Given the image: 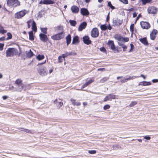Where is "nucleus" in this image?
Returning <instances> with one entry per match:
<instances>
[{"label": "nucleus", "instance_id": "nucleus-49", "mask_svg": "<svg viewBox=\"0 0 158 158\" xmlns=\"http://www.w3.org/2000/svg\"><path fill=\"white\" fill-rule=\"evenodd\" d=\"M94 80L90 79L86 83L89 85V84H90L91 83H92L94 82Z\"/></svg>", "mask_w": 158, "mask_h": 158}, {"label": "nucleus", "instance_id": "nucleus-3", "mask_svg": "<svg viewBox=\"0 0 158 158\" xmlns=\"http://www.w3.org/2000/svg\"><path fill=\"white\" fill-rule=\"evenodd\" d=\"M114 38L119 42L122 41L123 42H128L129 39L128 37H124L119 34H115L114 36Z\"/></svg>", "mask_w": 158, "mask_h": 158}, {"label": "nucleus", "instance_id": "nucleus-20", "mask_svg": "<svg viewBox=\"0 0 158 158\" xmlns=\"http://www.w3.org/2000/svg\"><path fill=\"white\" fill-rule=\"evenodd\" d=\"M113 22L115 25L118 26L122 24L123 21L122 20H120L119 19H117L113 20Z\"/></svg>", "mask_w": 158, "mask_h": 158}, {"label": "nucleus", "instance_id": "nucleus-54", "mask_svg": "<svg viewBox=\"0 0 158 158\" xmlns=\"http://www.w3.org/2000/svg\"><path fill=\"white\" fill-rule=\"evenodd\" d=\"M121 2L123 3L127 4L128 3V1L127 0H119Z\"/></svg>", "mask_w": 158, "mask_h": 158}, {"label": "nucleus", "instance_id": "nucleus-51", "mask_svg": "<svg viewBox=\"0 0 158 158\" xmlns=\"http://www.w3.org/2000/svg\"><path fill=\"white\" fill-rule=\"evenodd\" d=\"M130 46H131V49H130V51H129V52H132L134 48V46L133 44H131Z\"/></svg>", "mask_w": 158, "mask_h": 158}, {"label": "nucleus", "instance_id": "nucleus-22", "mask_svg": "<svg viewBox=\"0 0 158 158\" xmlns=\"http://www.w3.org/2000/svg\"><path fill=\"white\" fill-rule=\"evenodd\" d=\"M26 54L28 58H31L34 55L33 52L31 49H30L28 51H26Z\"/></svg>", "mask_w": 158, "mask_h": 158}, {"label": "nucleus", "instance_id": "nucleus-40", "mask_svg": "<svg viewBox=\"0 0 158 158\" xmlns=\"http://www.w3.org/2000/svg\"><path fill=\"white\" fill-rule=\"evenodd\" d=\"M100 28L102 30H105L107 29V27L105 25H101Z\"/></svg>", "mask_w": 158, "mask_h": 158}, {"label": "nucleus", "instance_id": "nucleus-43", "mask_svg": "<svg viewBox=\"0 0 158 158\" xmlns=\"http://www.w3.org/2000/svg\"><path fill=\"white\" fill-rule=\"evenodd\" d=\"M108 6L111 8L112 9H114V6L112 4H111L110 2H108Z\"/></svg>", "mask_w": 158, "mask_h": 158}, {"label": "nucleus", "instance_id": "nucleus-53", "mask_svg": "<svg viewBox=\"0 0 158 158\" xmlns=\"http://www.w3.org/2000/svg\"><path fill=\"white\" fill-rule=\"evenodd\" d=\"M143 138L146 139L150 140L151 139V137L149 136L146 135L143 137Z\"/></svg>", "mask_w": 158, "mask_h": 158}, {"label": "nucleus", "instance_id": "nucleus-9", "mask_svg": "<svg viewBox=\"0 0 158 158\" xmlns=\"http://www.w3.org/2000/svg\"><path fill=\"white\" fill-rule=\"evenodd\" d=\"M91 34L93 37H97L99 35V32L98 29L96 28H94L91 31Z\"/></svg>", "mask_w": 158, "mask_h": 158}, {"label": "nucleus", "instance_id": "nucleus-50", "mask_svg": "<svg viewBox=\"0 0 158 158\" xmlns=\"http://www.w3.org/2000/svg\"><path fill=\"white\" fill-rule=\"evenodd\" d=\"M7 35L8 36V37L7 38V39H11L12 37V35L10 33H7Z\"/></svg>", "mask_w": 158, "mask_h": 158}, {"label": "nucleus", "instance_id": "nucleus-25", "mask_svg": "<svg viewBox=\"0 0 158 158\" xmlns=\"http://www.w3.org/2000/svg\"><path fill=\"white\" fill-rule=\"evenodd\" d=\"M56 30L59 32V33H61L64 34L63 33L64 29L63 27L61 26H59L56 27Z\"/></svg>", "mask_w": 158, "mask_h": 158}, {"label": "nucleus", "instance_id": "nucleus-32", "mask_svg": "<svg viewBox=\"0 0 158 158\" xmlns=\"http://www.w3.org/2000/svg\"><path fill=\"white\" fill-rule=\"evenodd\" d=\"M44 58V56L43 55H38L36 56V59L39 60H41Z\"/></svg>", "mask_w": 158, "mask_h": 158}, {"label": "nucleus", "instance_id": "nucleus-58", "mask_svg": "<svg viewBox=\"0 0 158 158\" xmlns=\"http://www.w3.org/2000/svg\"><path fill=\"white\" fill-rule=\"evenodd\" d=\"M113 149H116L117 148H119V147L118 145H114L113 146Z\"/></svg>", "mask_w": 158, "mask_h": 158}, {"label": "nucleus", "instance_id": "nucleus-14", "mask_svg": "<svg viewBox=\"0 0 158 158\" xmlns=\"http://www.w3.org/2000/svg\"><path fill=\"white\" fill-rule=\"evenodd\" d=\"M84 43L86 44L89 45L91 44V41L89 40V37L88 36H85L83 38Z\"/></svg>", "mask_w": 158, "mask_h": 158}, {"label": "nucleus", "instance_id": "nucleus-39", "mask_svg": "<svg viewBox=\"0 0 158 158\" xmlns=\"http://www.w3.org/2000/svg\"><path fill=\"white\" fill-rule=\"evenodd\" d=\"M32 20L31 19H30L29 20H28L27 22V26L28 28H30L31 27L30 24L31 23V22H32Z\"/></svg>", "mask_w": 158, "mask_h": 158}, {"label": "nucleus", "instance_id": "nucleus-23", "mask_svg": "<svg viewBox=\"0 0 158 158\" xmlns=\"http://www.w3.org/2000/svg\"><path fill=\"white\" fill-rule=\"evenodd\" d=\"M70 101L72 104L74 106H79L81 105V102H76V100L73 98H71Z\"/></svg>", "mask_w": 158, "mask_h": 158}, {"label": "nucleus", "instance_id": "nucleus-31", "mask_svg": "<svg viewBox=\"0 0 158 158\" xmlns=\"http://www.w3.org/2000/svg\"><path fill=\"white\" fill-rule=\"evenodd\" d=\"M118 44L120 46H121L122 47V48H123V51L124 52L126 50L127 48V46H126L124 45V44L120 43L119 42H118Z\"/></svg>", "mask_w": 158, "mask_h": 158}, {"label": "nucleus", "instance_id": "nucleus-61", "mask_svg": "<svg viewBox=\"0 0 158 158\" xmlns=\"http://www.w3.org/2000/svg\"><path fill=\"white\" fill-rule=\"evenodd\" d=\"M5 40V37H3L0 38V41H3Z\"/></svg>", "mask_w": 158, "mask_h": 158}, {"label": "nucleus", "instance_id": "nucleus-62", "mask_svg": "<svg viewBox=\"0 0 158 158\" xmlns=\"http://www.w3.org/2000/svg\"><path fill=\"white\" fill-rule=\"evenodd\" d=\"M133 17L134 18H135L137 16V14L135 12H134L133 13Z\"/></svg>", "mask_w": 158, "mask_h": 158}, {"label": "nucleus", "instance_id": "nucleus-56", "mask_svg": "<svg viewBox=\"0 0 158 158\" xmlns=\"http://www.w3.org/2000/svg\"><path fill=\"white\" fill-rule=\"evenodd\" d=\"M88 84L86 82L85 84H84L81 87L82 89L86 87L88 85Z\"/></svg>", "mask_w": 158, "mask_h": 158}, {"label": "nucleus", "instance_id": "nucleus-26", "mask_svg": "<svg viewBox=\"0 0 158 158\" xmlns=\"http://www.w3.org/2000/svg\"><path fill=\"white\" fill-rule=\"evenodd\" d=\"M32 30L36 32L37 31V28L36 25V23L34 21H32Z\"/></svg>", "mask_w": 158, "mask_h": 158}, {"label": "nucleus", "instance_id": "nucleus-13", "mask_svg": "<svg viewBox=\"0 0 158 158\" xmlns=\"http://www.w3.org/2000/svg\"><path fill=\"white\" fill-rule=\"evenodd\" d=\"M157 31L153 29L150 34V38L151 40H154L156 38V35L157 33Z\"/></svg>", "mask_w": 158, "mask_h": 158}, {"label": "nucleus", "instance_id": "nucleus-30", "mask_svg": "<svg viewBox=\"0 0 158 158\" xmlns=\"http://www.w3.org/2000/svg\"><path fill=\"white\" fill-rule=\"evenodd\" d=\"M79 37L77 36H75L73 38V40L72 43L73 44H74L76 43H78L79 42L78 41Z\"/></svg>", "mask_w": 158, "mask_h": 158}, {"label": "nucleus", "instance_id": "nucleus-42", "mask_svg": "<svg viewBox=\"0 0 158 158\" xmlns=\"http://www.w3.org/2000/svg\"><path fill=\"white\" fill-rule=\"evenodd\" d=\"M40 29L41 31L44 34H47V28H42L41 27Z\"/></svg>", "mask_w": 158, "mask_h": 158}, {"label": "nucleus", "instance_id": "nucleus-11", "mask_svg": "<svg viewBox=\"0 0 158 158\" xmlns=\"http://www.w3.org/2000/svg\"><path fill=\"white\" fill-rule=\"evenodd\" d=\"M140 25L142 27L143 29H148L150 27V24L147 22H141Z\"/></svg>", "mask_w": 158, "mask_h": 158}, {"label": "nucleus", "instance_id": "nucleus-4", "mask_svg": "<svg viewBox=\"0 0 158 158\" xmlns=\"http://www.w3.org/2000/svg\"><path fill=\"white\" fill-rule=\"evenodd\" d=\"M27 13V11L26 10H22L15 14V17L18 19H20L23 17Z\"/></svg>", "mask_w": 158, "mask_h": 158}, {"label": "nucleus", "instance_id": "nucleus-46", "mask_svg": "<svg viewBox=\"0 0 158 158\" xmlns=\"http://www.w3.org/2000/svg\"><path fill=\"white\" fill-rule=\"evenodd\" d=\"M134 30V24H131L130 27V31L132 33L133 32V31Z\"/></svg>", "mask_w": 158, "mask_h": 158}, {"label": "nucleus", "instance_id": "nucleus-60", "mask_svg": "<svg viewBox=\"0 0 158 158\" xmlns=\"http://www.w3.org/2000/svg\"><path fill=\"white\" fill-rule=\"evenodd\" d=\"M105 69L104 68H99L98 69V71L105 70Z\"/></svg>", "mask_w": 158, "mask_h": 158}, {"label": "nucleus", "instance_id": "nucleus-12", "mask_svg": "<svg viewBox=\"0 0 158 158\" xmlns=\"http://www.w3.org/2000/svg\"><path fill=\"white\" fill-rule=\"evenodd\" d=\"M54 3V2L51 0H41L40 2V4H44L46 5L53 4Z\"/></svg>", "mask_w": 158, "mask_h": 158}, {"label": "nucleus", "instance_id": "nucleus-1", "mask_svg": "<svg viewBox=\"0 0 158 158\" xmlns=\"http://www.w3.org/2000/svg\"><path fill=\"white\" fill-rule=\"evenodd\" d=\"M15 87L12 86L11 88L12 89L10 88V89H12L13 91L21 92L23 90H25L26 89L25 85L23 83L22 81L20 79L16 80L15 83Z\"/></svg>", "mask_w": 158, "mask_h": 158}, {"label": "nucleus", "instance_id": "nucleus-57", "mask_svg": "<svg viewBox=\"0 0 158 158\" xmlns=\"http://www.w3.org/2000/svg\"><path fill=\"white\" fill-rule=\"evenodd\" d=\"M63 105V102H60L59 103V105L58 106V107H59V108H60V107H61Z\"/></svg>", "mask_w": 158, "mask_h": 158}, {"label": "nucleus", "instance_id": "nucleus-21", "mask_svg": "<svg viewBox=\"0 0 158 158\" xmlns=\"http://www.w3.org/2000/svg\"><path fill=\"white\" fill-rule=\"evenodd\" d=\"M140 41L144 45L148 46V43L147 41L146 38H143L139 39Z\"/></svg>", "mask_w": 158, "mask_h": 158}, {"label": "nucleus", "instance_id": "nucleus-28", "mask_svg": "<svg viewBox=\"0 0 158 158\" xmlns=\"http://www.w3.org/2000/svg\"><path fill=\"white\" fill-rule=\"evenodd\" d=\"M72 52H67L64 54H62V56L63 58V59L64 60H65V57H67V56L71 55L72 54Z\"/></svg>", "mask_w": 158, "mask_h": 158}, {"label": "nucleus", "instance_id": "nucleus-63", "mask_svg": "<svg viewBox=\"0 0 158 158\" xmlns=\"http://www.w3.org/2000/svg\"><path fill=\"white\" fill-rule=\"evenodd\" d=\"M111 28H112L110 25H109V26L107 27V29L110 30L111 29Z\"/></svg>", "mask_w": 158, "mask_h": 158}, {"label": "nucleus", "instance_id": "nucleus-2", "mask_svg": "<svg viewBox=\"0 0 158 158\" xmlns=\"http://www.w3.org/2000/svg\"><path fill=\"white\" fill-rule=\"evenodd\" d=\"M18 52L17 49L14 48H9L6 51V57L13 56L17 55Z\"/></svg>", "mask_w": 158, "mask_h": 158}, {"label": "nucleus", "instance_id": "nucleus-35", "mask_svg": "<svg viewBox=\"0 0 158 158\" xmlns=\"http://www.w3.org/2000/svg\"><path fill=\"white\" fill-rule=\"evenodd\" d=\"M69 22L71 25L73 26H75L77 24V22L73 20H69Z\"/></svg>", "mask_w": 158, "mask_h": 158}, {"label": "nucleus", "instance_id": "nucleus-38", "mask_svg": "<svg viewBox=\"0 0 158 158\" xmlns=\"http://www.w3.org/2000/svg\"><path fill=\"white\" fill-rule=\"evenodd\" d=\"M109 79V77H105L102 78L100 80V82L103 83L105 81H107Z\"/></svg>", "mask_w": 158, "mask_h": 158}, {"label": "nucleus", "instance_id": "nucleus-6", "mask_svg": "<svg viewBox=\"0 0 158 158\" xmlns=\"http://www.w3.org/2000/svg\"><path fill=\"white\" fill-rule=\"evenodd\" d=\"M38 71L40 74L42 76L46 75L48 72L45 67L43 66L40 68Z\"/></svg>", "mask_w": 158, "mask_h": 158}, {"label": "nucleus", "instance_id": "nucleus-45", "mask_svg": "<svg viewBox=\"0 0 158 158\" xmlns=\"http://www.w3.org/2000/svg\"><path fill=\"white\" fill-rule=\"evenodd\" d=\"M110 106L109 105H105L103 107V109L105 110H106L110 108Z\"/></svg>", "mask_w": 158, "mask_h": 158}, {"label": "nucleus", "instance_id": "nucleus-44", "mask_svg": "<svg viewBox=\"0 0 158 158\" xmlns=\"http://www.w3.org/2000/svg\"><path fill=\"white\" fill-rule=\"evenodd\" d=\"M63 58L62 56H59L58 57V62L59 63H61L62 62L63 59H62Z\"/></svg>", "mask_w": 158, "mask_h": 158}, {"label": "nucleus", "instance_id": "nucleus-10", "mask_svg": "<svg viewBox=\"0 0 158 158\" xmlns=\"http://www.w3.org/2000/svg\"><path fill=\"white\" fill-rule=\"evenodd\" d=\"M115 95L114 94H108L106 96L104 99L103 101L106 102L109 100H111V99H115Z\"/></svg>", "mask_w": 158, "mask_h": 158}, {"label": "nucleus", "instance_id": "nucleus-29", "mask_svg": "<svg viewBox=\"0 0 158 158\" xmlns=\"http://www.w3.org/2000/svg\"><path fill=\"white\" fill-rule=\"evenodd\" d=\"M15 0H8L7 4L9 6L14 5Z\"/></svg>", "mask_w": 158, "mask_h": 158}, {"label": "nucleus", "instance_id": "nucleus-64", "mask_svg": "<svg viewBox=\"0 0 158 158\" xmlns=\"http://www.w3.org/2000/svg\"><path fill=\"white\" fill-rule=\"evenodd\" d=\"M3 99L5 100L7 98V97L6 96H4L2 97Z\"/></svg>", "mask_w": 158, "mask_h": 158}, {"label": "nucleus", "instance_id": "nucleus-33", "mask_svg": "<svg viewBox=\"0 0 158 158\" xmlns=\"http://www.w3.org/2000/svg\"><path fill=\"white\" fill-rule=\"evenodd\" d=\"M7 31L4 29L3 27L0 25V33L4 34L6 33Z\"/></svg>", "mask_w": 158, "mask_h": 158}, {"label": "nucleus", "instance_id": "nucleus-47", "mask_svg": "<svg viewBox=\"0 0 158 158\" xmlns=\"http://www.w3.org/2000/svg\"><path fill=\"white\" fill-rule=\"evenodd\" d=\"M21 129H23V130H21V131H25L27 133H31V131L28 129H23V128H21Z\"/></svg>", "mask_w": 158, "mask_h": 158}, {"label": "nucleus", "instance_id": "nucleus-37", "mask_svg": "<svg viewBox=\"0 0 158 158\" xmlns=\"http://www.w3.org/2000/svg\"><path fill=\"white\" fill-rule=\"evenodd\" d=\"M20 5V2L18 0H15L14 6H19Z\"/></svg>", "mask_w": 158, "mask_h": 158}, {"label": "nucleus", "instance_id": "nucleus-24", "mask_svg": "<svg viewBox=\"0 0 158 158\" xmlns=\"http://www.w3.org/2000/svg\"><path fill=\"white\" fill-rule=\"evenodd\" d=\"M139 85L143 86H147L151 85V83L149 81H142L139 82Z\"/></svg>", "mask_w": 158, "mask_h": 158}, {"label": "nucleus", "instance_id": "nucleus-18", "mask_svg": "<svg viewBox=\"0 0 158 158\" xmlns=\"http://www.w3.org/2000/svg\"><path fill=\"white\" fill-rule=\"evenodd\" d=\"M148 11L149 13L155 14L156 12V9L154 7H150L148 8Z\"/></svg>", "mask_w": 158, "mask_h": 158}, {"label": "nucleus", "instance_id": "nucleus-55", "mask_svg": "<svg viewBox=\"0 0 158 158\" xmlns=\"http://www.w3.org/2000/svg\"><path fill=\"white\" fill-rule=\"evenodd\" d=\"M4 44H0V51H2L3 49Z\"/></svg>", "mask_w": 158, "mask_h": 158}, {"label": "nucleus", "instance_id": "nucleus-16", "mask_svg": "<svg viewBox=\"0 0 158 158\" xmlns=\"http://www.w3.org/2000/svg\"><path fill=\"white\" fill-rule=\"evenodd\" d=\"M40 40L44 42H46L48 40L47 36L44 34H40Z\"/></svg>", "mask_w": 158, "mask_h": 158}, {"label": "nucleus", "instance_id": "nucleus-52", "mask_svg": "<svg viewBox=\"0 0 158 158\" xmlns=\"http://www.w3.org/2000/svg\"><path fill=\"white\" fill-rule=\"evenodd\" d=\"M88 152L90 154H94L96 153V151L95 150H90V151H89Z\"/></svg>", "mask_w": 158, "mask_h": 158}, {"label": "nucleus", "instance_id": "nucleus-7", "mask_svg": "<svg viewBox=\"0 0 158 158\" xmlns=\"http://www.w3.org/2000/svg\"><path fill=\"white\" fill-rule=\"evenodd\" d=\"M107 44L110 47V48L114 51V52H116V51L117 52H118V49H116L115 46L114 45V42L112 40H109L108 43Z\"/></svg>", "mask_w": 158, "mask_h": 158}, {"label": "nucleus", "instance_id": "nucleus-15", "mask_svg": "<svg viewBox=\"0 0 158 158\" xmlns=\"http://www.w3.org/2000/svg\"><path fill=\"white\" fill-rule=\"evenodd\" d=\"M87 26V23L85 22L82 23L79 26L78 30L79 31H81L83 29H85Z\"/></svg>", "mask_w": 158, "mask_h": 158}, {"label": "nucleus", "instance_id": "nucleus-41", "mask_svg": "<svg viewBox=\"0 0 158 158\" xmlns=\"http://www.w3.org/2000/svg\"><path fill=\"white\" fill-rule=\"evenodd\" d=\"M142 2V3L143 5H145L147 3H149L152 0H141Z\"/></svg>", "mask_w": 158, "mask_h": 158}, {"label": "nucleus", "instance_id": "nucleus-17", "mask_svg": "<svg viewBox=\"0 0 158 158\" xmlns=\"http://www.w3.org/2000/svg\"><path fill=\"white\" fill-rule=\"evenodd\" d=\"M71 10L73 13H77L79 11V8L76 6H73L71 8Z\"/></svg>", "mask_w": 158, "mask_h": 158}, {"label": "nucleus", "instance_id": "nucleus-5", "mask_svg": "<svg viewBox=\"0 0 158 158\" xmlns=\"http://www.w3.org/2000/svg\"><path fill=\"white\" fill-rule=\"evenodd\" d=\"M64 36V34L58 33L51 36V38L54 40H59L63 38Z\"/></svg>", "mask_w": 158, "mask_h": 158}, {"label": "nucleus", "instance_id": "nucleus-48", "mask_svg": "<svg viewBox=\"0 0 158 158\" xmlns=\"http://www.w3.org/2000/svg\"><path fill=\"white\" fill-rule=\"evenodd\" d=\"M100 50L104 52H106V51L104 47H101L100 48Z\"/></svg>", "mask_w": 158, "mask_h": 158}, {"label": "nucleus", "instance_id": "nucleus-19", "mask_svg": "<svg viewBox=\"0 0 158 158\" xmlns=\"http://www.w3.org/2000/svg\"><path fill=\"white\" fill-rule=\"evenodd\" d=\"M81 13L82 15L85 16L88 15L89 14L88 11L85 8H82L81 9Z\"/></svg>", "mask_w": 158, "mask_h": 158}, {"label": "nucleus", "instance_id": "nucleus-59", "mask_svg": "<svg viewBox=\"0 0 158 158\" xmlns=\"http://www.w3.org/2000/svg\"><path fill=\"white\" fill-rule=\"evenodd\" d=\"M152 82L153 83H156L158 82V79H154L152 80Z\"/></svg>", "mask_w": 158, "mask_h": 158}, {"label": "nucleus", "instance_id": "nucleus-34", "mask_svg": "<svg viewBox=\"0 0 158 158\" xmlns=\"http://www.w3.org/2000/svg\"><path fill=\"white\" fill-rule=\"evenodd\" d=\"M29 39L31 40H33L34 39L33 33L32 31H30L29 32Z\"/></svg>", "mask_w": 158, "mask_h": 158}, {"label": "nucleus", "instance_id": "nucleus-8", "mask_svg": "<svg viewBox=\"0 0 158 158\" xmlns=\"http://www.w3.org/2000/svg\"><path fill=\"white\" fill-rule=\"evenodd\" d=\"M137 77L136 76H127L126 78L123 77L122 78L121 80H120V82L121 83H123L125 82H127L128 81L132 80L133 79Z\"/></svg>", "mask_w": 158, "mask_h": 158}, {"label": "nucleus", "instance_id": "nucleus-36", "mask_svg": "<svg viewBox=\"0 0 158 158\" xmlns=\"http://www.w3.org/2000/svg\"><path fill=\"white\" fill-rule=\"evenodd\" d=\"M137 104V102L136 101H132L129 105V106L130 107H132L136 105Z\"/></svg>", "mask_w": 158, "mask_h": 158}, {"label": "nucleus", "instance_id": "nucleus-27", "mask_svg": "<svg viewBox=\"0 0 158 158\" xmlns=\"http://www.w3.org/2000/svg\"><path fill=\"white\" fill-rule=\"evenodd\" d=\"M66 40L67 44V45L70 43L71 41V37L70 34H69L66 37Z\"/></svg>", "mask_w": 158, "mask_h": 158}]
</instances>
